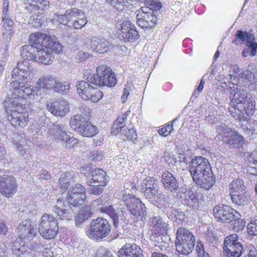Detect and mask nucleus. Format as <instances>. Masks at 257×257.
<instances>
[{
	"instance_id": "49",
	"label": "nucleus",
	"mask_w": 257,
	"mask_h": 257,
	"mask_svg": "<svg viewBox=\"0 0 257 257\" xmlns=\"http://www.w3.org/2000/svg\"><path fill=\"white\" fill-rule=\"evenodd\" d=\"M241 215L239 213L238 218L233 216L230 222H232L233 229L235 231H238L242 229L245 226V222L240 219Z\"/></svg>"
},
{
	"instance_id": "11",
	"label": "nucleus",
	"mask_w": 257,
	"mask_h": 257,
	"mask_svg": "<svg viewBox=\"0 0 257 257\" xmlns=\"http://www.w3.org/2000/svg\"><path fill=\"white\" fill-rule=\"evenodd\" d=\"M122 196V200L126 203L128 209L133 215L138 219H142L146 216V208L140 199L132 196L130 193L127 195L123 194Z\"/></svg>"
},
{
	"instance_id": "62",
	"label": "nucleus",
	"mask_w": 257,
	"mask_h": 257,
	"mask_svg": "<svg viewBox=\"0 0 257 257\" xmlns=\"http://www.w3.org/2000/svg\"><path fill=\"white\" fill-rule=\"evenodd\" d=\"M127 114H123L120 116H118L114 121V123L124 128L126 123L125 119L126 118Z\"/></svg>"
},
{
	"instance_id": "61",
	"label": "nucleus",
	"mask_w": 257,
	"mask_h": 257,
	"mask_svg": "<svg viewBox=\"0 0 257 257\" xmlns=\"http://www.w3.org/2000/svg\"><path fill=\"white\" fill-rule=\"evenodd\" d=\"M230 106L228 108L229 112L230 114L235 118H237V112L236 110L240 112V109L242 108L240 105H232L230 104Z\"/></svg>"
},
{
	"instance_id": "55",
	"label": "nucleus",
	"mask_w": 257,
	"mask_h": 257,
	"mask_svg": "<svg viewBox=\"0 0 257 257\" xmlns=\"http://www.w3.org/2000/svg\"><path fill=\"white\" fill-rule=\"evenodd\" d=\"M106 201L104 197L101 196L93 201L92 205L93 207H97V209L100 210L101 206H105Z\"/></svg>"
},
{
	"instance_id": "18",
	"label": "nucleus",
	"mask_w": 257,
	"mask_h": 257,
	"mask_svg": "<svg viewBox=\"0 0 257 257\" xmlns=\"http://www.w3.org/2000/svg\"><path fill=\"white\" fill-rule=\"evenodd\" d=\"M142 189L144 196L148 199H156L159 191L156 180L153 178H149L144 180Z\"/></svg>"
},
{
	"instance_id": "43",
	"label": "nucleus",
	"mask_w": 257,
	"mask_h": 257,
	"mask_svg": "<svg viewBox=\"0 0 257 257\" xmlns=\"http://www.w3.org/2000/svg\"><path fill=\"white\" fill-rule=\"evenodd\" d=\"M23 83L20 82L18 80L12 81L10 84L9 89L12 94L11 95L20 97L21 91H23Z\"/></svg>"
},
{
	"instance_id": "15",
	"label": "nucleus",
	"mask_w": 257,
	"mask_h": 257,
	"mask_svg": "<svg viewBox=\"0 0 257 257\" xmlns=\"http://www.w3.org/2000/svg\"><path fill=\"white\" fill-rule=\"evenodd\" d=\"M118 37L124 42H133L137 40L140 35L138 31L132 28L130 22L123 21L121 24V30Z\"/></svg>"
},
{
	"instance_id": "54",
	"label": "nucleus",
	"mask_w": 257,
	"mask_h": 257,
	"mask_svg": "<svg viewBox=\"0 0 257 257\" xmlns=\"http://www.w3.org/2000/svg\"><path fill=\"white\" fill-rule=\"evenodd\" d=\"M245 97V103L243 104V108H253L255 106V101L253 100L251 96L249 94H246Z\"/></svg>"
},
{
	"instance_id": "1",
	"label": "nucleus",
	"mask_w": 257,
	"mask_h": 257,
	"mask_svg": "<svg viewBox=\"0 0 257 257\" xmlns=\"http://www.w3.org/2000/svg\"><path fill=\"white\" fill-rule=\"evenodd\" d=\"M30 44L36 45V62L44 64H51L54 60L53 53L59 54L62 51V46L48 35L40 33L30 36Z\"/></svg>"
},
{
	"instance_id": "4",
	"label": "nucleus",
	"mask_w": 257,
	"mask_h": 257,
	"mask_svg": "<svg viewBox=\"0 0 257 257\" xmlns=\"http://www.w3.org/2000/svg\"><path fill=\"white\" fill-rule=\"evenodd\" d=\"M88 82L92 84L107 87L114 86L116 83V80L114 73L111 72L110 68L106 65L99 66L96 69V74H88L85 78Z\"/></svg>"
},
{
	"instance_id": "16",
	"label": "nucleus",
	"mask_w": 257,
	"mask_h": 257,
	"mask_svg": "<svg viewBox=\"0 0 257 257\" xmlns=\"http://www.w3.org/2000/svg\"><path fill=\"white\" fill-rule=\"evenodd\" d=\"M78 16H83L81 10L76 8L69 9L65 11L64 14H55L53 17V21L66 25L69 22H72Z\"/></svg>"
},
{
	"instance_id": "32",
	"label": "nucleus",
	"mask_w": 257,
	"mask_h": 257,
	"mask_svg": "<svg viewBox=\"0 0 257 257\" xmlns=\"http://www.w3.org/2000/svg\"><path fill=\"white\" fill-rule=\"evenodd\" d=\"M30 7L26 9L31 13H35L37 11H45L49 6V2L47 0H26Z\"/></svg>"
},
{
	"instance_id": "63",
	"label": "nucleus",
	"mask_w": 257,
	"mask_h": 257,
	"mask_svg": "<svg viewBox=\"0 0 257 257\" xmlns=\"http://www.w3.org/2000/svg\"><path fill=\"white\" fill-rule=\"evenodd\" d=\"M248 232L253 235H257V224L250 222L247 226Z\"/></svg>"
},
{
	"instance_id": "26",
	"label": "nucleus",
	"mask_w": 257,
	"mask_h": 257,
	"mask_svg": "<svg viewBox=\"0 0 257 257\" xmlns=\"http://www.w3.org/2000/svg\"><path fill=\"white\" fill-rule=\"evenodd\" d=\"M118 257H142L140 247L136 244H125L118 251Z\"/></svg>"
},
{
	"instance_id": "64",
	"label": "nucleus",
	"mask_w": 257,
	"mask_h": 257,
	"mask_svg": "<svg viewBox=\"0 0 257 257\" xmlns=\"http://www.w3.org/2000/svg\"><path fill=\"white\" fill-rule=\"evenodd\" d=\"M243 254H244L243 257H257V251L254 248L250 249H245Z\"/></svg>"
},
{
	"instance_id": "13",
	"label": "nucleus",
	"mask_w": 257,
	"mask_h": 257,
	"mask_svg": "<svg viewBox=\"0 0 257 257\" xmlns=\"http://www.w3.org/2000/svg\"><path fill=\"white\" fill-rule=\"evenodd\" d=\"M15 178L10 175L0 176V192L7 198L12 197L17 191Z\"/></svg>"
},
{
	"instance_id": "53",
	"label": "nucleus",
	"mask_w": 257,
	"mask_h": 257,
	"mask_svg": "<svg viewBox=\"0 0 257 257\" xmlns=\"http://www.w3.org/2000/svg\"><path fill=\"white\" fill-rule=\"evenodd\" d=\"M103 157V152L101 151H94L90 153L89 157L91 160L99 161Z\"/></svg>"
},
{
	"instance_id": "7",
	"label": "nucleus",
	"mask_w": 257,
	"mask_h": 257,
	"mask_svg": "<svg viewBox=\"0 0 257 257\" xmlns=\"http://www.w3.org/2000/svg\"><path fill=\"white\" fill-rule=\"evenodd\" d=\"M216 132L221 137L223 141L228 145L230 148H238L244 142V140L241 135L236 132L233 131L224 123H220L217 125Z\"/></svg>"
},
{
	"instance_id": "24",
	"label": "nucleus",
	"mask_w": 257,
	"mask_h": 257,
	"mask_svg": "<svg viewBox=\"0 0 257 257\" xmlns=\"http://www.w3.org/2000/svg\"><path fill=\"white\" fill-rule=\"evenodd\" d=\"M89 45L93 51L100 54L107 51L110 46L108 41L102 37L92 38Z\"/></svg>"
},
{
	"instance_id": "22",
	"label": "nucleus",
	"mask_w": 257,
	"mask_h": 257,
	"mask_svg": "<svg viewBox=\"0 0 257 257\" xmlns=\"http://www.w3.org/2000/svg\"><path fill=\"white\" fill-rule=\"evenodd\" d=\"M22 109L15 110L7 114L8 119L15 127H25L28 121V115L22 111Z\"/></svg>"
},
{
	"instance_id": "12",
	"label": "nucleus",
	"mask_w": 257,
	"mask_h": 257,
	"mask_svg": "<svg viewBox=\"0 0 257 257\" xmlns=\"http://www.w3.org/2000/svg\"><path fill=\"white\" fill-rule=\"evenodd\" d=\"M213 214L216 219L221 222H230L233 216L238 218L239 212L227 205H217L213 208Z\"/></svg>"
},
{
	"instance_id": "30",
	"label": "nucleus",
	"mask_w": 257,
	"mask_h": 257,
	"mask_svg": "<svg viewBox=\"0 0 257 257\" xmlns=\"http://www.w3.org/2000/svg\"><path fill=\"white\" fill-rule=\"evenodd\" d=\"M149 223L156 231L161 233H163L164 232H166L169 228L168 221L159 216L150 218Z\"/></svg>"
},
{
	"instance_id": "10",
	"label": "nucleus",
	"mask_w": 257,
	"mask_h": 257,
	"mask_svg": "<svg viewBox=\"0 0 257 257\" xmlns=\"http://www.w3.org/2000/svg\"><path fill=\"white\" fill-rule=\"evenodd\" d=\"M86 81H81L76 85L77 91L84 100H89L93 102H98L103 96L102 92Z\"/></svg>"
},
{
	"instance_id": "38",
	"label": "nucleus",
	"mask_w": 257,
	"mask_h": 257,
	"mask_svg": "<svg viewBox=\"0 0 257 257\" xmlns=\"http://www.w3.org/2000/svg\"><path fill=\"white\" fill-rule=\"evenodd\" d=\"M73 172H67L62 173L59 179V184L62 190L65 191L68 190V187L70 185L74 177Z\"/></svg>"
},
{
	"instance_id": "27",
	"label": "nucleus",
	"mask_w": 257,
	"mask_h": 257,
	"mask_svg": "<svg viewBox=\"0 0 257 257\" xmlns=\"http://www.w3.org/2000/svg\"><path fill=\"white\" fill-rule=\"evenodd\" d=\"M162 182L165 188L168 191L172 192L178 189V183L173 175L168 171L163 173Z\"/></svg>"
},
{
	"instance_id": "8",
	"label": "nucleus",
	"mask_w": 257,
	"mask_h": 257,
	"mask_svg": "<svg viewBox=\"0 0 257 257\" xmlns=\"http://www.w3.org/2000/svg\"><path fill=\"white\" fill-rule=\"evenodd\" d=\"M36 84L45 92L52 90L59 93L66 92L70 88L68 84L60 81L56 77L50 74L40 77Z\"/></svg>"
},
{
	"instance_id": "19",
	"label": "nucleus",
	"mask_w": 257,
	"mask_h": 257,
	"mask_svg": "<svg viewBox=\"0 0 257 257\" xmlns=\"http://www.w3.org/2000/svg\"><path fill=\"white\" fill-rule=\"evenodd\" d=\"M179 198L181 201L185 205L197 209L199 206V195L197 193L191 189H185L180 193Z\"/></svg>"
},
{
	"instance_id": "40",
	"label": "nucleus",
	"mask_w": 257,
	"mask_h": 257,
	"mask_svg": "<svg viewBox=\"0 0 257 257\" xmlns=\"http://www.w3.org/2000/svg\"><path fill=\"white\" fill-rule=\"evenodd\" d=\"M86 118L81 114H77L74 115L70 119V125L71 127L77 132L83 126L85 123H87Z\"/></svg>"
},
{
	"instance_id": "42",
	"label": "nucleus",
	"mask_w": 257,
	"mask_h": 257,
	"mask_svg": "<svg viewBox=\"0 0 257 257\" xmlns=\"http://www.w3.org/2000/svg\"><path fill=\"white\" fill-rule=\"evenodd\" d=\"M58 230V226H56L55 227H47L45 229H42V227H39V231L42 236L47 239L53 238L57 234Z\"/></svg>"
},
{
	"instance_id": "3",
	"label": "nucleus",
	"mask_w": 257,
	"mask_h": 257,
	"mask_svg": "<svg viewBox=\"0 0 257 257\" xmlns=\"http://www.w3.org/2000/svg\"><path fill=\"white\" fill-rule=\"evenodd\" d=\"M189 168L193 181L200 188L209 190L215 184V177L207 159L201 156L196 157L192 160Z\"/></svg>"
},
{
	"instance_id": "48",
	"label": "nucleus",
	"mask_w": 257,
	"mask_h": 257,
	"mask_svg": "<svg viewBox=\"0 0 257 257\" xmlns=\"http://www.w3.org/2000/svg\"><path fill=\"white\" fill-rule=\"evenodd\" d=\"M93 182L91 181H88V184L90 186H91V187L89 188L88 190L89 193L95 195H100L103 192V186H100V184H98V185H94L93 184Z\"/></svg>"
},
{
	"instance_id": "36",
	"label": "nucleus",
	"mask_w": 257,
	"mask_h": 257,
	"mask_svg": "<svg viewBox=\"0 0 257 257\" xmlns=\"http://www.w3.org/2000/svg\"><path fill=\"white\" fill-rule=\"evenodd\" d=\"M100 212L106 213L111 218L114 228H117L119 224V216L112 205L101 206Z\"/></svg>"
},
{
	"instance_id": "33",
	"label": "nucleus",
	"mask_w": 257,
	"mask_h": 257,
	"mask_svg": "<svg viewBox=\"0 0 257 257\" xmlns=\"http://www.w3.org/2000/svg\"><path fill=\"white\" fill-rule=\"evenodd\" d=\"M245 251L241 243L237 242L229 248H224V254L227 257H240Z\"/></svg>"
},
{
	"instance_id": "50",
	"label": "nucleus",
	"mask_w": 257,
	"mask_h": 257,
	"mask_svg": "<svg viewBox=\"0 0 257 257\" xmlns=\"http://www.w3.org/2000/svg\"><path fill=\"white\" fill-rule=\"evenodd\" d=\"M43 23L42 17L38 15L31 16L29 20V23L35 27L40 26Z\"/></svg>"
},
{
	"instance_id": "39",
	"label": "nucleus",
	"mask_w": 257,
	"mask_h": 257,
	"mask_svg": "<svg viewBox=\"0 0 257 257\" xmlns=\"http://www.w3.org/2000/svg\"><path fill=\"white\" fill-rule=\"evenodd\" d=\"M58 224L57 220L52 215L45 214L41 217L39 227H42V229H45L46 227L49 226L55 227Z\"/></svg>"
},
{
	"instance_id": "47",
	"label": "nucleus",
	"mask_w": 257,
	"mask_h": 257,
	"mask_svg": "<svg viewBox=\"0 0 257 257\" xmlns=\"http://www.w3.org/2000/svg\"><path fill=\"white\" fill-rule=\"evenodd\" d=\"M110 4L116 10L122 11L127 8L129 3L125 0H111Z\"/></svg>"
},
{
	"instance_id": "45",
	"label": "nucleus",
	"mask_w": 257,
	"mask_h": 257,
	"mask_svg": "<svg viewBox=\"0 0 257 257\" xmlns=\"http://www.w3.org/2000/svg\"><path fill=\"white\" fill-rule=\"evenodd\" d=\"M237 242H240L238 236L235 234H231L225 238L223 249H224V248H230V246H233Z\"/></svg>"
},
{
	"instance_id": "2",
	"label": "nucleus",
	"mask_w": 257,
	"mask_h": 257,
	"mask_svg": "<svg viewBox=\"0 0 257 257\" xmlns=\"http://www.w3.org/2000/svg\"><path fill=\"white\" fill-rule=\"evenodd\" d=\"M85 188L80 184L72 186L68 189L66 199L59 198L53 211L61 220H71L74 215V213L69 204L73 206L82 205L85 199Z\"/></svg>"
},
{
	"instance_id": "41",
	"label": "nucleus",
	"mask_w": 257,
	"mask_h": 257,
	"mask_svg": "<svg viewBox=\"0 0 257 257\" xmlns=\"http://www.w3.org/2000/svg\"><path fill=\"white\" fill-rule=\"evenodd\" d=\"M80 128L77 132L84 137H91L97 133L96 127L88 121H87V123H85L82 127Z\"/></svg>"
},
{
	"instance_id": "14",
	"label": "nucleus",
	"mask_w": 257,
	"mask_h": 257,
	"mask_svg": "<svg viewBox=\"0 0 257 257\" xmlns=\"http://www.w3.org/2000/svg\"><path fill=\"white\" fill-rule=\"evenodd\" d=\"M31 73L28 62L27 61H19L16 67L12 72V78L15 80L27 82Z\"/></svg>"
},
{
	"instance_id": "35",
	"label": "nucleus",
	"mask_w": 257,
	"mask_h": 257,
	"mask_svg": "<svg viewBox=\"0 0 257 257\" xmlns=\"http://www.w3.org/2000/svg\"><path fill=\"white\" fill-rule=\"evenodd\" d=\"M230 196L232 202L237 205L244 206L247 205L249 202V197L246 191Z\"/></svg>"
},
{
	"instance_id": "23",
	"label": "nucleus",
	"mask_w": 257,
	"mask_h": 257,
	"mask_svg": "<svg viewBox=\"0 0 257 257\" xmlns=\"http://www.w3.org/2000/svg\"><path fill=\"white\" fill-rule=\"evenodd\" d=\"M17 233L20 240L30 239L35 236L36 231L30 220H26L20 223L17 227ZM22 242V241H21Z\"/></svg>"
},
{
	"instance_id": "56",
	"label": "nucleus",
	"mask_w": 257,
	"mask_h": 257,
	"mask_svg": "<svg viewBox=\"0 0 257 257\" xmlns=\"http://www.w3.org/2000/svg\"><path fill=\"white\" fill-rule=\"evenodd\" d=\"M83 212L84 211H80L75 218V222L77 225H80L81 222L89 217L88 213L84 214Z\"/></svg>"
},
{
	"instance_id": "31",
	"label": "nucleus",
	"mask_w": 257,
	"mask_h": 257,
	"mask_svg": "<svg viewBox=\"0 0 257 257\" xmlns=\"http://www.w3.org/2000/svg\"><path fill=\"white\" fill-rule=\"evenodd\" d=\"M36 45L31 44V45L23 46L21 49V56L26 60H31L36 62L37 50Z\"/></svg>"
},
{
	"instance_id": "5",
	"label": "nucleus",
	"mask_w": 257,
	"mask_h": 257,
	"mask_svg": "<svg viewBox=\"0 0 257 257\" xmlns=\"http://www.w3.org/2000/svg\"><path fill=\"white\" fill-rule=\"evenodd\" d=\"M176 250L183 255H188L194 248L195 239L191 232L185 228H179L176 232Z\"/></svg>"
},
{
	"instance_id": "52",
	"label": "nucleus",
	"mask_w": 257,
	"mask_h": 257,
	"mask_svg": "<svg viewBox=\"0 0 257 257\" xmlns=\"http://www.w3.org/2000/svg\"><path fill=\"white\" fill-rule=\"evenodd\" d=\"M122 134L125 137V138L123 139L124 140H132L133 139H135L137 136L136 131L132 128H130L127 130H124Z\"/></svg>"
},
{
	"instance_id": "9",
	"label": "nucleus",
	"mask_w": 257,
	"mask_h": 257,
	"mask_svg": "<svg viewBox=\"0 0 257 257\" xmlns=\"http://www.w3.org/2000/svg\"><path fill=\"white\" fill-rule=\"evenodd\" d=\"M235 39L232 41L237 45L238 43H245L247 47L242 52V55L246 57L249 55L250 56H254L256 53L257 42L255 41L254 36L250 32L237 30L235 35Z\"/></svg>"
},
{
	"instance_id": "25",
	"label": "nucleus",
	"mask_w": 257,
	"mask_h": 257,
	"mask_svg": "<svg viewBox=\"0 0 257 257\" xmlns=\"http://www.w3.org/2000/svg\"><path fill=\"white\" fill-rule=\"evenodd\" d=\"M52 131L54 139L62 144L67 143L70 140V136L66 131V126L63 124H54Z\"/></svg>"
},
{
	"instance_id": "37",
	"label": "nucleus",
	"mask_w": 257,
	"mask_h": 257,
	"mask_svg": "<svg viewBox=\"0 0 257 257\" xmlns=\"http://www.w3.org/2000/svg\"><path fill=\"white\" fill-rule=\"evenodd\" d=\"M229 194L232 195L246 191L243 181L240 179L233 180L229 185Z\"/></svg>"
},
{
	"instance_id": "21",
	"label": "nucleus",
	"mask_w": 257,
	"mask_h": 257,
	"mask_svg": "<svg viewBox=\"0 0 257 257\" xmlns=\"http://www.w3.org/2000/svg\"><path fill=\"white\" fill-rule=\"evenodd\" d=\"M25 100L16 96H8L3 102V107L7 114L15 111V110L23 109V103Z\"/></svg>"
},
{
	"instance_id": "51",
	"label": "nucleus",
	"mask_w": 257,
	"mask_h": 257,
	"mask_svg": "<svg viewBox=\"0 0 257 257\" xmlns=\"http://www.w3.org/2000/svg\"><path fill=\"white\" fill-rule=\"evenodd\" d=\"M95 257H114L110 251L104 247H100L96 252Z\"/></svg>"
},
{
	"instance_id": "44",
	"label": "nucleus",
	"mask_w": 257,
	"mask_h": 257,
	"mask_svg": "<svg viewBox=\"0 0 257 257\" xmlns=\"http://www.w3.org/2000/svg\"><path fill=\"white\" fill-rule=\"evenodd\" d=\"M257 75V66H255L254 68L252 69V72L249 70H245L243 73V75L245 76L247 79H248V81L250 84L253 85L252 89H256L255 84L257 82L256 79L254 75Z\"/></svg>"
},
{
	"instance_id": "57",
	"label": "nucleus",
	"mask_w": 257,
	"mask_h": 257,
	"mask_svg": "<svg viewBox=\"0 0 257 257\" xmlns=\"http://www.w3.org/2000/svg\"><path fill=\"white\" fill-rule=\"evenodd\" d=\"M173 130L172 125L168 124L166 126L158 130L159 134L164 137L168 136Z\"/></svg>"
},
{
	"instance_id": "6",
	"label": "nucleus",
	"mask_w": 257,
	"mask_h": 257,
	"mask_svg": "<svg viewBox=\"0 0 257 257\" xmlns=\"http://www.w3.org/2000/svg\"><path fill=\"white\" fill-rule=\"evenodd\" d=\"M110 231V226L108 221L102 217H98L91 221L86 234L91 239L100 240L107 236Z\"/></svg>"
},
{
	"instance_id": "60",
	"label": "nucleus",
	"mask_w": 257,
	"mask_h": 257,
	"mask_svg": "<svg viewBox=\"0 0 257 257\" xmlns=\"http://www.w3.org/2000/svg\"><path fill=\"white\" fill-rule=\"evenodd\" d=\"M196 251L198 257H209L208 254L204 250L203 245L201 243L197 245Z\"/></svg>"
},
{
	"instance_id": "46",
	"label": "nucleus",
	"mask_w": 257,
	"mask_h": 257,
	"mask_svg": "<svg viewBox=\"0 0 257 257\" xmlns=\"http://www.w3.org/2000/svg\"><path fill=\"white\" fill-rule=\"evenodd\" d=\"M77 18L78 20L75 19L72 22H70V26H72L75 29H80L86 24L87 20L83 13V16H78Z\"/></svg>"
},
{
	"instance_id": "20",
	"label": "nucleus",
	"mask_w": 257,
	"mask_h": 257,
	"mask_svg": "<svg viewBox=\"0 0 257 257\" xmlns=\"http://www.w3.org/2000/svg\"><path fill=\"white\" fill-rule=\"evenodd\" d=\"M149 12H143L141 18L137 15V24L143 29L151 30L157 25V18L154 12L150 10Z\"/></svg>"
},
{
	"instance_id": "28",
	"label": "nucleus",
	"mask_w": 257,
	"mask_h": 257,
	"mask_svg": "<svg viewBox=\"0 0 257 257\" xmlns=\"http://www.w3.org/2000/svg\"><path fill=\"white\" fill-rule=\"evenodd\" d=\"M88 177L91 178L90 181H92L94 183L100 184L101 186L106 185L108 178L105 171L97 168L91 171L88 175Z\"/></svg>"
},
{
	"instance_id": "29",
	"label": "nucleus",
	"mask_w": 257,
	"mask_h": 257,
	"mask_svg": "<svg viewBox=\"0 0 257 257\" xmlns=\"http://www.w3.org/2000/svg\"><path fill=\"white\" fill-rule=\"evenodd\" d=\"M245 96L246 94L243 90L237 88L232 90L229 95L230 104L233 106L240 105L242 107L243 104L245 103Z\"/></svg>"
},
{
	"instance_id": "58",
	"label": "nucleus",
	"mask_w": 257,
	"mask_h": 257,
	"mask_svg": "<svg viewBox=\"0 0 257 257\" xmlns=\"http://www.w3.org/2000/svg\"><path fill=\"white\" fill-rule=\"evenodd\" d=\"M21 244L19 242V240L18 239L13 243V245L12 247L13 252L14 253L17 255H20L23 253V250L21 249Z\"/></svg>"
},
{
	"instance_id": "59",
	"label": "nucleus",
	"mask_w": 257,
	"mask_h": 257,
	"mask_svg": "<svg viewBox=\"0 0 257 257\" xmlns=\"http://www.w3.org/2000/svg\"><path fill=\"white\" fill-rule=\"evenodd\" d=\"M9 2L8 0H4L3 2V16L2 19H5L6 16H10V12L9 9Z\"/></svg>"
},
{
	"instance_id": "34",
	"label": "nucleus",
	"mask_w": 257,
	"mask_h": 257,
	"mask_svg": "<svg viewBox=\"0 0 257 257\" xmlns=\"http://www.w3.org/2000/svg\"><path fill=\"white\" fill-rule=\"evenodd\" d=\"M40 95V91L37 89V88H35L34 86L31 85L24 84L23 91H21L20 98L23 99L26 97L34 99L36 97H38Z\"/></svg>"
},
{
	"instance_id": "17",
	"label": "nucleus",
	"mask_w": 257,
	"mask_h": 257,
	"mask_svg": "<svg viewBox=\"0 0 257 257\" xmlns=\"http://www.w3.org/2000/svg\"><path fill=\"white\" fill-rule=\"evenodd\" d=\"M48 110L53 115L63 116L69 111V104L64 99H59L47 104Z\"/></svg>"
}]
</instances>
